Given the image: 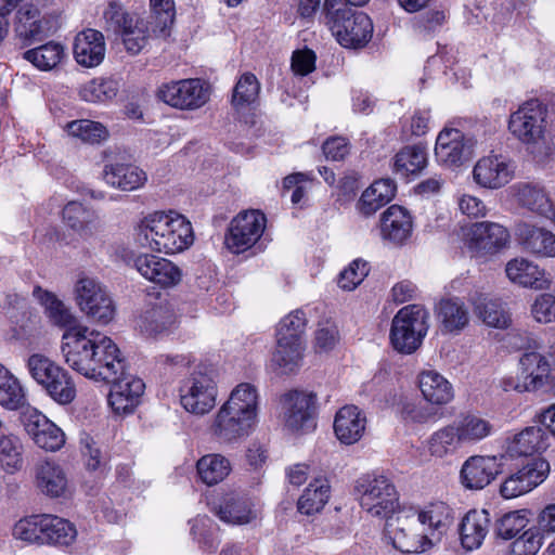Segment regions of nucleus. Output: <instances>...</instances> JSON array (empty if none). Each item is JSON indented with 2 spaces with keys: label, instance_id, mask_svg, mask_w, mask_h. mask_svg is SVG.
<instances>
[{
  "label": "nucleus",
  "instance_id": "obj_21",
  "mask_svg": "<svg viewBox=\"0 0 555 555\" xmlns=\"http://www.w3.org/2000/svg\"><path fill=\"white\" fill-rule=\"evenodd\" d=\"M57 28V16L43 12L35 4L26 3L15 13L14 31L22 41L40 40L54 34Z\"/></svg>",
  "mask_w": 555,
  "mask_h": 555
},
{
  "label": "nucleus",
  "instance_id": "obj_44",
  "mask_svg": "<svg viewBox=\"0 0 555 555\" xmlns=\"http://www.w3.org/2000/svg\"><path fill=\"white\" fill-rule=\"evenodd\" d=\"M222 405L256 427L258 422L259 395L254 385L249 383L238 384L233 388L229 398Z\"/></svg>",
  "mask_w": 555,
  "mask_h": 555
},
{
  "label": "nucleus",
  "instance_id": "obj_45",
  "mask_svg": "<svg viewBox=\"0 0 555 555\" xmlns=\"http://www.w3.org/2000/svg\"><path fill=\"white\" fill-rule=\"evenodd\" d=\"M397 185L390 178L375 180L361 194L357 202V210L364 217L373 216L377 210L391 202L396 195Z\"/></svg>",
  "mask_w": 555,
  "mask_h": 555
},
{
  "label": "nucleus",
  "instance_id": "obj_22",
  "mask_svg": "<svg viewBox=\"0 0 555 555\" xmlns=\"http://www.w3.org/2000/svg\"><path fill=\"white\" fill-rule=\"evenodd\" d=\"M112 382L109 392L107 396L108 406L113 413L118 416H126L132 414L140 405L142 397L145 391L144 382L130 373H118Z\"/></svg>",
  "mask_w": 555,
  "mask_h": 555
},
{
  "label": "nucleus",
  "instance_id": "obj_59",
  "mask_svg": "<svg viewBox=\"0 0 555 555\" xmlns=\"http://www.w3.org/2000/svg\"><path fill=\"white\" fill-rule=\"evenodd\" d=\"M122 42L126 50L131 54H138L147 44V23L141 18L125 20L121 28Z\"/></svg>",
  "mask_w": 555,
  "mask_h": 555
},
{
  "label": "nucleus",
  "instance_id": "obj_29",
  "mask_svg": "<svg viewBox=\"0 0 555 555\" xmlns=\"http://www.w3.org/2000/svg\"><path fill=\"white\" fill-rule=\"evenodd\" d=\"M515 234L524 251L537 258H555V233L528 221L516 224Z\"/></svg>",
  "mask_w": 555,
  "mask_h": 555
},
{
  "label": "nucleus",
  "instance_id": "obj_48",
  "mask_svg": "<svg viewBox=\"0 0 555 555\" xmlns=\"http://www.w3.org/2000/svg\"><path fill=\"white\" fill-rule=\"evenodd\" d=\"M34 297L44 308L48 319L56 326L68 331L76 326L83 325L80 323L72 311L61 299L53 293L42 289L37 286L33 291Z\"/></svg>",
  "mask_w": 555,
  "mask_h": 555
},
{
  "label": "nucleus",
  "instance_id": "obj_1",
  "mask_svg": "<svg viewBox=\"0 0 555 555\" xmlns=\"http://www.w3.org/2000/svg\"><path fill=\"white\" fill-rule=\"evenodd\" d=\"M137 240L146 249L176 255L194 243L191 222L178 211L158 210L146 215L137 228Z\"/></svg>",
  "mask_w": 555,
  "mask_h": 555
},
{
  "label": "nucleus",
  "instance_id": "obj_13",
  "mask_svg": "<svg viewBox=\"0 0 555 555\" xmlns=\"http://www.w3.org/2000/svg\"><path fill=\"white\" fill-rule=\"evenodd\" d=\"M551 473V465L544 457H534L505 476L499 487L500 495L513 500L530 493L543 483Z\"/></svg>",
  "mask_w": 555,
  "mask_h": 555
},
{
  "label": "nucleus",
  "instance_id": "obj_56",
  "mask_svg": "<svg viewBox=\"0 0 555 555\" xmlns=\"http://www.w3.org/2000/svg\"><path fill=\"white\" fill-rule=\"evenodd\" d=\"M426 165V150L417 145L405 146L393 157V169L402 177L420 173Z\"/></svg>",
  "mask_w": 555,
  "mask_h": 555
},
{
  "label": "nucleus",
  "instance_id": "obj_31",
  "mask_svg": "<svg viewBox=\"0 0 555 555\" xmlns=\"http://www.w3.org/2000/svg\"><path fill=\"white\" fill-rule=\"evenodd\" d=\"M413 229V216L403 206L391 205L380 216V236L388 244L404 245L411 238Z\"/></svg>",
  "mask_w": 555,
  "mask_h": 555
},
{
  "label": "nucleus",
  "instance_id": "obj_23",
  "mask_svg": "<svg viewBox=\"0 0 555 555\" xmlns=\"http://www.w3.org/2000/svg\"><path fill=\"white\" fill-rule=\"evenodd\" d=\"M503 455H472L462 464L460 482L467 490H482L502 473Z\"/></svg>",
  "mask_w": 555,
  "mask_h": 555
},
{
  "label": "nucleus",
  "instance_id": "obj_5",
  "mask_svg": "<svg viewBox=\"0 0 555 555\" xmlns=\"http://www.w3.org/2000/svg\"><path fill=\"white\" fill-rule=\"evenodd\" d=\"M361 507L372 517L389 522L399 511V493L392 481L384 475L366 476L356 486Z\"/></svg>",
  "mask_w": 555,
  "mask_h": 555
},
{
  "label": "nucleus",
  "instance_id": "obj_52",
  "mask_svg": "<svg viewBox=\"0 0 555 555\" xmlns=\"http://www.w3.org/2000/svg\"><path fill=\"white\" fill-rule=\"evenodd\" d=\"M24 443L13 433L0 434V468L7 475H16L24 465Z\"/></svg>",
  "mask_w": 555,
  "mask_h": 555
},
{
  "label": "nucleus",
  "instance_id": "obj_39",
  "mask_svg": "<svg viewBox=\"0 0 555 555\" xmlns=\"http://www.w3.org/2000/svg\"><path fill=\"white\" fill-rule=\"evenodd\" d=\"M105 182L122 192H133L145 186L149 181L146 171L131 163H114L103 169Z\"/></svg>",
  "mask_w": 555,
  "mask_h": 555
},
{
  "label": "nucleus",
  "instance_id": "obj_55",
  "mask_svg": "<svg viewBox=\"0 0 555 555\" xmlns=\"http://www.w3.org/2000/svg\"><path fill=\"white\" fill-rule=\"evenodd\" d=\"M63 129L68 137L89 144H99L109 137V132L103 124L90 119L69 121Z\"/></svg>",
  "mask_w": 555,
  "mask_h": 555
},
{
  "label": "nucleus",
  "instance_id": "obj_4",
  "mask_svg": "<svg viewBox=\"0 0 555 555\" xmlns=\"http://www.w3.org/2000/svg\"><path fill=\"white\" fill-rule=\"evenodd\" d=\"M29 376L41 386L52 400L68 404L76 397V386L70 374L42 353H33L26 361Z\"/></svg>",
  "mask_w": 555,
  "mask_h": 555
},
{
  "label": "nucleus",
  "instance_id": "obj_27",
  "mask_svg": "<svg viewBox=\"0 0 555 555\" xmlns=\"http://www.w3.org/2000/svg\"><path fill=\"white\" fill-rule=\"evenodd\" d=\"M101 345H104L105 349H94L92 363L88 364L85 377L96 382H108L125 370V361L118 346L111 337L104 334Z\"/></svg>",
  "mask_w": 555,
  "mask_h": 555
},
{
  "label": "nucleus",
  "instance_id": "obj_53",
  "mask_svg": "<svg viewBox=\"0 0 555 555\" xmlns=\"http://www.w3.org/2000/svg\"><path fill=\"white\" fill-rule=\"evenodd\" d=\"M66 57V48L59 41L51 40L24 53V59L42 72L56 68Z\"/></svg>",
  "mask_w": 555,
  "mask_h": 555
},
{
  "label": "nucleus",
  "instance_id": "obj_30",
  "mask_svg": "<svg viewBox=\"0 0 555 555\" xmlns=\"http://www.w3.org/2000/svg\"><path fill=\"white\" fill-rule=\"evenodd\" d=\"M62 220L86 242L100 238L103 233V224L96 212L76 201L63 207Z\"/></svg>",
  "mask_w": 555,
  "mask_h": 555
},
{
  "label": "nucleus",
  "instance_id": "obj_3",
  "mask_svg": "<svg viewBox=\"0 0 555 555\" xmlns=\"http://www.w3.org/2000/svg\"><path fill=\"white\" fill-rule=\"evenodd\" d=\"M218 396L217 373L208 366L194 369L179 388L181 406L195 416L209 414L217 405Z\"/></svg>",
  "mask_w": 555,
  "mask_h": 555
},
{
  "label": "nucleus",
  "instance_id": "obj_16",
  "mask_svg": "<svg viewBox=\"0 0 555 555\" xmlns=\"http://www.w3.org/2000/svg\"><path fill=\"white\" fill-rule=\"evenodd\" d=\"M133 267L145 281L164 291L178 287L184 278L178 263L150 253L139 254L133 260Z\"/></svg>",
  "mask_w": 555,
  "mask_h": 555
},
{
  "label": "nucleus",
  "instance_id": "obj_9",
  "mask_svg": "<svg viewBox=\"0 0 555 555\" xmlns=\"http://www.w3.org/2000/svg\"><path fill=\"white\" fill-rule=\"evenodd\" d=\"M267 229V217L259 209L240 211L230 221L224 245L232 254H242L253 248Z\"/></svg>",
  "mask_w": 555,
  "mask_h": 555
},
{
  "label": "nucleus",
  "instance_id": "obj_25",
  "mask_svg": "<svg viewBox=\"0 0 555 555\" xmlns=\"http://www.w3.org/2000/svg\"><path fill=\"white\" fill-rule=\"evenodd\" d=\"M34 486L38 493L49 499L72 494V483L63 465L54 460H43L34 469Z\"/></svg>",
  "mask_w": 555,
  "mask_h": 555
},
{
  "label": "nucleus",
  "instance_id": "obj_28",
  "mask_svg": "<svg viewBox=\"0 0 555 555\" xmlns=\"http://www.w3.org/2000/svg\"><path fill=\"white\" fill-rule=\"evenodd\" d=\"M367 417L365 412L354 404H346L337 410L333 421L335 438L343 446H353L366 434Z\"/></svg>",
  "mask_w": 555,
  "mask_h": 555
},
{
  "label": "nucleus",
  "instance_id": "obj_12",
  "mask_svg": "<svg viewBox=\"0 0 555 555\" xmlns=\"http://www.w3.org/2000/svg\"><path fill=\"white\" fill-rule=\"evenodd\" d=\"M325 25L337 42L347 49L365 47L373 36V23L363 12L349 10L325 21Z\"/></svg>",
  "mask_w": 555,
  "mask_h": 555
},
{
  "label": "nucleus",
  "instance_id": "obj_47",
  "mask_svg": "<svg viewBox=\"0 0 555 555\" xmlns=\"http://www.w3.org/2000/svg\"><path fill=\"white\" fill-rule=\"evenodd\" d=\"M462 447L453 423L436 429L422 443L424 453L435 460L453 456Z\"/></svg>",
  "mask_w": 555,
  "mask_h": 555
},
{
  "label": "nucleus",
  "instance_id": "obj_57",
  "mask_svg": "<svg viewBox=\"0 0 555 555\" xmlns=\"http://www.w3.org/2000/svg\"><path fill=\"white\" fill-rule=\"evenodd\" d=\"M118 90L117 80L100 77L83 83L79 89V96L89 103H106L117 96Z\"/></svg>",
  "mask_w": 555,
  "mask_h": 555
},
{
  "label": "nucleus",
  "instance_id": "obj_54",
  "mask_svg": "<svg viewBox=\"0 0 555 555\" xmlns=\"http://www.w3.org/2000/svg\"><path fill=\"white\" fill-rule=\"evenodd\" d=\"M75 527L66 519L42 515L41 543L67 545L76 538Z\"/></svg>",
  "mask_w": 555,
  "mask_h": 555
},
{
  "label": "nucleus",
  "instance_id": "obj_46",
  "mask_svg": "<svg viewBox=\"0 0 555 555\" xmlns=\"http://www.w3.org/2000/svg\"><path fill=\"white\" fill-rule=\"evenodd\" d=\"M518 363L530 391L540 390L551 383L552 365L546 356L535 351L526 352Z\"/></svg>",
  "mask_w": 555,
  "mask_h": 555
},
{
  "label": "nucleus",
  "instance_id": "obj_33",
  "mask_svg": "<svg viewBox=\"0 0 555 555\" xmlns=\"http://www.w3.org/2000/svg\"><path fill=\"white\" fill-rule=\"evenodd\" d=\"M547 446V435L544 429L539 426H529L508 435L504 441V451L508 457L519 459L541 454Z\"/></svg>",
  "mask_w": 555,
  "mask_h": 555
},
{
  "label": "nucleus",
  "instance_id": "obj_36",
  "mask_svg": "<svg viewBox=\"0 0 555 555\" xmlns=\"http://www.w3.org/2000/svg\"><path fill=\"white\" fill-rule=\"evenodd\" d=\"M73 54L76 62L86 68L99 66L106 54L103 34L91 28L78 33L74 39Z\"/></svg>",
  "mask_w": 555,
  "mask_h": 555
},
{
  "label": "nucleus",
  "instance_id": "obj_11",
  "mask_svg": "<svg viewBox=\"0 0 555 555\" xmlns=\"http://www.w3.org/2000/svg\"><path fill=\"white\" fill-rule=\"evenodd\" d=\"M210 93V87L206 81L198 78H189L162 83L156 95L162 102L171 107L195 111L209 101Z\"/></svg>",
  "mask_w": 555,
  "mask_h": 555
},
{
  "label": "nucleus",
  "instance_id": "obj_43",
  "mask_svg": "<svg viewBox=\"0 0 555 555\" xmlns=\"http://www.w3.org/2000/svg\"><path fill=\"white\" fill-rule=\"evenodd\" d=\"M470 304L483 325L496 330H506L512 325L511 313L500 300L478 293L470 298Z\"/></svg>",
  "mask_w": 555,
  "mask_h": 555
},
{
  "label": "nucleus",
  "instance_id": "obj_10",
  "mask_svg": "<svg viewBox=\"0 0 555 555\" xmlns=\"http://www.w3.org/2000/svg\"><path fill=\"white\" fill-rule=\"evenodd\" d=\"M281 417L292 433L305 434L315 427L317 395L309 390L294 389L285 392L280 400Z\"/></svg>",
  "mask_w": 555,
  "mask_h": 555
},
{
  "label": "nucleus",
  "instance_id": "obj_42",
  "mask_svg": "<svg viewBox=\"0 0 555 555\" xmlns=\"http://www.w3.org/2000/svg\"><path fill=\"white\" fill-rule=\"evenodd\" d=\"M177 315L171 304L160 301L149 308L138 323L141 334L156 338L167 334L176 324Z\"/></svg>",
  "mask_w": 555,
  "mask_h": 555
},
{
  "label": "nucleus",
  "instance_id": "obj_58",
  "mask_svg": "<svg viewBox=\"0 0 555 555\" xmlns=\"http://www.w3.org/2000/svg\"><path fill=\"white\" fill-rule=\"evenodd\" d=\"M260 83L251 73H244L238 78L232 94V105L241 111L254 104L259 95Z\"/></svg>",
  "mask_w": 555,
  "mask_h": 555
},
{
  "label": "nucleus",
  "instance_id": "obj_64",
  "mask_svg": "<svg viewBox=\"0 0 555 555\" xmlns=\"http://www.w3.org/2000/svg\"><path fill=\"white\" fill-rule=\"evenodd\" d=\"M42 515L25 517L15 522L12 534L15 539L28 543H41Z\"/></svg>",
  "mask_w": 555,
  "mask_h": 555
},
{
  "label": "nucleus",
  "instance_id": "obj_51",
  "mask_svg": "<svg viewBox=\"0 0 555 555\" xmlns=\"http://www.w3.org/2000/svg\"><path fill=\"white\" fill-rule=\"evenodd\" d=\"M195 468L198 480L207 487H214L230 476L232 464L222 454L208 453L197 460Z\"/></svg>",
  "mask_w": 555,
  "mask_h": 555
},
{
  "label": "nucleus",
  "instance_id": "obj_8",
  "mask_svg": "<svg viewBox=\"0 0 555 555\" xmlns=\"http://www.w3.org/2000/svg\"><path fill=\"white\" fill-rule=\"evenodd\" d=\"M103 335L85 324L64 331L60 347L64 362L73 371L85 376L88 364L92 363L94 349H105V346L101 345Z\"/></svg>",
  "mask_w": 555,
  "mask_h": 555
},
{
  "label": "nucleus",
  "instance_id": "obj_32",
  "mask_svg": "<svg viewBox=\"0 0 555 555\" xmlns=\"http://www.w3.org/2000/svg\"><path fill=\"white\" fill-rule=\"evenodd\" d=\"M491 518L486 509H470L461 519L459 541L465 552L479 550L490 532Z\"/></svg>",
  "mask_w": 555,
  "mask_h": 555
},
{
  "label": "nucleus",
  "instance_id": "obj_17",
  "mask_svg": "<svg viewBox=\"0 0 555 555\" xmlns=\"http://www.w3.org/2000/svg\"><path fill=\"white\" fill-rule=\"evenodd\" d=\"M472 180L480 189L496 191L505 188L516 177V165L500 154L481 156L473 166Z\"/></svg>",
  "mask_w": 555,
  "mask_h": 555
},
{
  "label": "nucleus",
  "instance_id": "obj_7",
  "mask_svg": "<svg viewBox=\"0 0 555 555\" xmlns=\"http://www.w3.org/2000/svg\"><path fill=\"white\" fill-rule=\"evenodd\" d=\"M78 309L91 321L108 324L116 314V306L106 286L96 278L81 275L74 285Z\"/></svg>",
  "mask_w": 555,
  "mask_h": 555
},
{
  "label": "nucleus",
  "instance_id": "obj_62",
  "mask_svg": "<svg viewBox=\"0 0 555 555\" xmlns=\"http://www.w3.org/2000/svg\"><path fill=\"white\" fill-rule=\"evenodd\" d=\"M529 315L540 325L555 323V293H541L534 296L529 306Z\"/></svg>",
  "mask_w": 555,
  "mask_h": 555
},
{
  "label": "nucleus",
  "instance_id": "obj_2",
  "mask_svg": "<svg viewBox=\"0 0 555 555\" xmlns=\"http://www.w3.org/2000/svg\"><path fill=\"white\" fill-rule=\"evenodd\" d=\"M548 109L538 99L521 103L508 118L511 134L530 152L540 149L546 142Z\"/></svg>",
  "mask_w": 555,
  "mask_h": 555
},
{
  "label": "nucleus",
  "instance_id": "obj_20",
  "mask_svg": "<svg viewBox=\"0 0 555 555\" xmlns=\"http://www.w3.org/2000/svg\"><path fill=\"white\" fill-rule=\"evenodd\" d=\"M512 242L509 230L493 221L473 223L466 233V243L472 251L494 256L508 248Z\"/></svg>",
  "mask_w": 555,
  "mask_h": 555
},
{
  "label": "nucleus",
  "instance_id": "obj_63",
  "mask_svg": "<svg viewBox=\"0 0 555 555\" xmlns=\"http://www.w3.org/2000/svg\"><path fill=\"white\" fill-rule=\"evenodd\" d=\"M340 340L337 325L333 321L319 323L314 332L312 348L315 353H328L335 349Z\"/></svg>",
  "mask_w": 555,
  "mask_h": 555
},
{
  "label": "nucleus",
  "instance_id": "obj_24",
  "mask_svg": "<svg viewBox=\"0 0 555 555\" xmlns=\"http://www.w3.org/2000/svg\"><path fill=\"white\" fill-rule=\"evenodd\" d=\"M23 424L33 442L46 452H56L64 447V431L38 410H27L23 415Z\"/></svg>",
  "mask_w": 555,
  "mask_h": 555
},
{
  "label": "nucleus",
  "instance_id": "obj_38",
  "mask_svg": "<svg viewBox=\"0 0 555 555\" xmlns=\"http://www.w3.org/2000/svg\"><path fill=\"white\" fill-rule=\"evenodd\" d=\"M305 351L306 343L275 339V348L268 366L276 375L295 374L304 363Z\"/></svg>",
  "mask_w": 555,
  "mask_h": 555
},
{
  "label": "nucleus",
  "instance_id": "obj_50",
  "mask_svg": "<svg viewBox=\"0 0 555 555\" xmlns=\"http://www.w3.org/2000/svg\"><path fill=\"white\" fill-rule=\"evenodd\" d=\"M27 404V389L17 375L0 363V405L16 411Z\"/></svg>",
  "mask_w": 555,
  "mask_h": 555
},
{
  "label": "nucleus",
  "instance_id": "obj_49",
  "mask_svg": "<svg viewBox=\"0 0 555 555\" xmlns=\"http://www.w3.org/2000/svg\"><path fill=\"white\" fill-rule=\"evenodd\" d=\"M462 446L476 444L488 437L494 430L491 421L479 413H467L452 422Z\"/></svg>",
  "mask_w": 555,
  "mask_h": 555
},
{
  "label": "nucleus",
  "instance_id": "obj_41",
  "mask_svg": "<svg viewBox=\"0 0 555 555\" xmlns=\"http://www.w3.org/2000/svg\"><path fill=\"white\" fill-rule=\"evenodd\" d=\"M417 386L424 400L434 406L447 405L454 398L452 384L436 370L421 371L417 375Z\"/></svg>",
  "mask_w": 555,
  "mask_h": 555
},
{
  "label": "nucleus",
  "instance_id": "obj_34",
  "mask_svg": "<svg viewBox=\"0 0 555 555\" xmlns=\"http://www.w3.org/2000/svg\"><path fill=\"white\" fill-rule=\"evenodd\" d=\"M255 426L221 405L215 414L209 430L219 441L234 443L248 437Z\"/></svg>",
  "mask_w": 555,
  "mask_h": 555
},
{
  "label": "nucleus",
  "instance_id": "obj_26",
  "mask_svg": "<svg viewBox=\"0 0 555 555\" xmlns=\"http://www.w3.org/2000/svg\"><path fill=\"white\" fill-rule=\"evenodd\" d=\"M504 272L506 279L518 287L543 291L548 289L552 285V280L545 269L524 256L509 259L505 263Z\"/></svg>",
  "mask_w": 555,
  "mask_h": 555
},
{
  "label": "nucleus",
  "instance_id": "obj_15",
  "mask_svg": "<svg viewBox=\"0 0 555 555\" xmlns=\"http://www.w3.org/2000/svg\"><path fill=\"white\" fill-rule=\"evenodd\" d=\"M475 146L474 138L456 128L444 127L436 138L434 154L439 165L456 169L473 157Z\"/></svg>",
  "mask_w": 555,
  "mask_h": 555
},
{
  "label": "nucleus",
  "instance_id": "obj_18",
  "mask_svg": "<svg viewBox=\"0 0 555 555\" xmlns=\"http://www.w3.org/2000/svg\"><path fill=\"white\" fill-rule=\"evenodd\" d=\"M211 512L220 521L230 526L250 525L259 516L253 499L235 490L222 491L211 502Z\"/></svg>",
  "mask_w": 555,
  "mask_h": 555
},
{
  "label": "nucleus",
  "instance_id": "obj_37",
  "mask_svg": "<svg viewBox=\"0 0 555 555\" xmlns=\"http://www.w3.org/2000/svg\"><path fill=\"white\" fill-rule=\"evenodd\" d=\"M413 516L436 542L447 532L454 519L453 509L443 501H433L418 506Z\"/></svg>",
  "mask_w": 555,
  "mask_h": 555
},
{
  "label": "nucleus",
  "instance_id": "obj_14",
  "mask_svg": "<svg viewBox=\"0 0 555 555\" xmlns=\"http://www.w3.org/2000/svg\"><path fill=\"white\" fill-rule=\"evenodd\" d=\"M386 534L392 546L406 554L429 551L436 543L414 516H402L386 524Z\"/></svg>",
  "mask_w": 555,
  "mask_h": 555
},
{
  "label": "nucleus",
  "instance_id": "obj_35",
  "mask_svg": "<svg viewBox=\"0 0 555 555\" xmlns=\"http://www.w3.org/2000/svg\"><path fill=\"white\" fill-rule=\"evenodd\" d=\"M332 488L324 474L312 476L296 502L297 512L307 517L321 514L331 500Z\"/></svg>",
  "mask_w": 555,
  "mask_h": 555
},
{
  "label": "nucleus",
  "instance_id": "obj_6",
  "mask_svg": "<svg viewBox=\"0 0 555 555\" xmlns=\"http://www.w3.org/2000/svg\"><path fill=\"white\" fill-rule=\"evenodd\" d=\"M429 314L417 305L401 308L392 319L390 343L395 350L403 354L415 352L428 332Z\"/></svg>",
  "mask_w": 555,
  "mask_h": 555
},
{
  "label": "nucleus",
  "instance_id": "obj_40",
  "mask_svg": "<svg viewBox=\"0 0 555 555\" xmlns=\"http://www.w3.org/2000/svg\"><path fill=\"white\" fill-rule=\"evenodd\" d=\"M437 322L443 335L456 336L470 323V312L460 298H447L437 305Z\"/></svg>",
  "mask_w": 555,
  "mask_h": 555
},
{
  "label": "nucleus",
  "instance_id": "obj_60",
  "mask_svg": "<svg viewBox=\"0 0 555 555\" xmlns=\"http://www.w3.org/2000/svg\"><path fill=\"white\" fill-rule=\"evenodd\" d=\"M306 315L300 310H295L285 315L276 326L275 339L295 340L306 343L305 328Z\"/></svg>",
  "mask_w": 555,
  "mask_h": 555
},
{
  "label": "nucleus",
  "instance_id": "obj_19",
  "mask_svg": "<svg viewBox=\"0 0 555 555\" xmlns=\"http://www.w3.org/2000/svg\"><path fill=\"white\" fill-rule=\"evenodd\" d=\"M518 207L555 225V201L545 188L531 181H519L508 188Z\"/></svg>",
  "mask_w": 555,
  "mask_h": 555
},
{
  "label": "nucleus",
  "instance_id": "obj_61",
  "mask_svg": "<svg viewBox=\"0 0 555 555\" xmlns=\"http://www.w3.org/2000/svg\"><path fill=\"white\" fill-rule=\"evenodd\" d=\"M150 10L155 24L153 31L166 36L176 18L175 0H150Z\"/></svg>",
  "mask_w": 555,
  "mask_h": 555
}]
</instances>
